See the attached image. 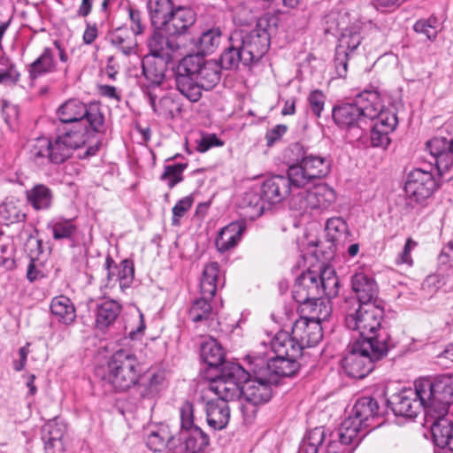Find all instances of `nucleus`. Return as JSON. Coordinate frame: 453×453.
<instances>
[{
	"instance_id": "nucleus-58",
	"label": "nucleus",
	"mask_w": 453,
	"mask_h": 453,
	"mask_svg": "<svg viewBox=\"0 0 453 453\" xmlns=\"http://www.w3.org/2000/svg\"><path fill=\"white\" fill-rule=\"evenodd\" d=\"M314 315L311 317V321H317L319 325H321L322 321H326L329 319L332 313V307L328 300L322 299L319 296V301L315 303Z\"/></svg>"
},
{
	"instance_id": "nucleus-43",
	"label": "nucleus",
	"mask_w": 453,
	"mask_h": 453,
	"mask_svg": "<svg viewBox=\"0 0 453 453\" xmlns=\"http://www.w3.org/2000/svg\"><path fill=\"white\" fill-rule=\"evenodd\" d=\"M327 241L333 243H344L349 240L350 233L346 221L341 217H334L326 223Z\"/></svg>"
},
{
	"instance_id": "nucleus-15",
	"label": "nucleus",
	"mask_w": 453,
	"mask_h": 453,
	"mask_svg": "<svg viewBox=\"0 0 453 453\" xmlns=\"http://www.w3.org/2000/svg\"><path fill=\"white\" fill-rule=\"evenodd\" d=\"M388 403L395 416L405 418L413 419L421 411H424L426 415L429 414L426 400L416 386V381L414 388H405L393 395L391 399L388 400Z\"/></svg>"
},
{
	"instance_id": "nucleus-42",
	"label": "nucleus",
	"mask_w": 453,
	"mask_h": 453,
	"mask_svg": "<svg viewBox=\"0 0 453 453\" xmlns=\"http://www.w3.org/2000/svg\"><path fill=\"white\" fill-rule=\"evenodd\" d=\"M50 311L60 323L70 325L76 319V311L71 300L65 296H56L51 300Z\"/></svg>"
},
{
	"instance_id": "nucleus-7",
	"label": "nucleus",
	"mask_w": 453,
	"mask_h": 453,
	"mask_svg": "<svg viewBox=\"0 0 453 453\" xmlns=\"http://www.w3.org/2000/svg\"><path fill=\"white\" fill-rule=\"evenodd\" d=\"M273 357H253L257 365L277 384L280 377H293L300 368L297 358L302 356L299 346L292 345L285 334H275L271 342Z\"/></svg>"
},
{
	"instance_id": "nucleus-35",
	"label": "nucleus",
	"mask_w": 453,
	"mask_h": 453,
	"mask_svg": "<svg viewBox=\"0 0 453 453\" xmlns=\"http://www.w3.org/2000/svg\"><path fill=\"white\" fill-rule=\"evenodd\" d=\"M362 428H365L364 425L349 416L342 421L336 432L332 433V437H336L349 445H353L356 449L368 433L365 432L363 434Z\"/></svg>"
},
{
	"instance_id": "nucleus-19",
	"label": "nucleus",
	"mask_w": 453,
	"mask_h": 453,
	"mask_svg": "<svg viewBox=\"0 0 453 453\" xmlns=\"http://www.w3.org/2000/svg\"><path fill=\"white\" fill-rule=\"evenodd\" d=\"M350 283L356 296L346 297L342 307L379 303V287L372 275L357 272L351 276Z\"/></svg>"
},
{
	"instance_id": "nucleus-61",
	"label": "nucleus",
	"mask_w": 453,
	"mask_h": 453,
	"mask_svg": "<svg viewBox=\"0 0 453 453\" xmlns=\"http://www.w3.org/2000/svg\"><path fill=\"white\" fill-rule=\"evenodd\" d=\"M50 139L45 137L38 138L30 150V157L34 160L41 158L49 159Z\"/></svg>"
},
{
	"instance_id": "nucleus-18",
	"label": "nucleus",
	"mask_w": 453,
	"mask_h": 453,
	"mask_svg": "<svg viewBox=\"0 0 453 453\" xmlns=\"http://www.w3.org/2000/svg\"><path fill=\"white\" fill-rule=\"evenodd\" d=\"M426 149L434 159L439 176L450 181L453 179V138L433 137L426 142Z\"/></svg>"
},
{
	"instance_id": "nucleus-29",
	"label": "nucleus",
	"mask_w": 453,
	"mask_h": 453,
	"mask_svg": "<svg viewBox=\"0 0 453 453\" xmlns=\"http://www.w3.org/2000/svg\"><path fill=\"white\" fill-rule=\"evenodd\" d=\"M350 416L363 424L365 428L376 427L377 426L372 425L371 421L380 416L378 401L372 396L359 397L352 408Z\"/></svg>"
},
{
	"instance_id": "nucleus-37",
	"label": "nucleus",
	"mask_w": 453,
	"mask_h": 453,
	"mask_svg": "<svg viewBox=\"0 0 453 453\" xmlns=\"http://www.w3.org/2000/svg\"><path fill=\"white\" fill-rule=\"evenodd\" d=\"M222 38V30L219 27H213L203 30L197 38L192 39L194 48L196 50V54H207L213 53L220 44Z\"/></svg>"
},
{
	"instance_id": "nucleus-63",
	"label": "nucleus",
	"mask_w": 453,
	"mask_h": 453,
	"mask_svg": "<svg viewBox=\"0 0 453 453\" xmlns=\"http://www.w3.org/2000/svg\"><path fill=\"white\" fill-rule=\"evenodd\" d=\"M19 79V73L13 64L4 65L0 64V83L15 84Z\"/></svg>"
},
{
	"instance_id": "nucleus-13",
	"label": "nucleus",
	"mask_w": 453,
	"mask_h": 453,
	"mask_svg": "<svg viewBox=\"0 0 453 453\" xmlns=\"http://www.w3.org/2000/svg\"><path fill=\"white\" fill-rule=\"evenodd\" d=\"M336 200L334 190L326 183H319L312 188L300 191L290 200V208L300 213L313 210H326Z\"/></svg>"
},
{
	"instance_id": "nucleus-8",
	"label": "nucleus",
	"mask_w": 453,
	"mask_h": 453,
	"mask_svg": "<svg viewBox=\"0 0 453 453\" xmlns=\"http://www.w3.org/2000/svg\"><path fill=\"white\" fill-rule=\"evenodd\" d=\"M143 376L142 366L136 356L130 350L120 349L110 357L103 379L116 391L124 392L136 386Z\"/></svg>"
},
{
	"instance_id": "nucleus-24",
	"label": "nucleus",
	"mask_w": 453,
	"mask_h": 453,
	"mask_svg": "<svg viewBox=\"0 0 453 453\" xmlns=\"http://www.w3.org/2000/svg\"><path fill=\"white\" fill-rule=\"evenodd\" d=\"M319 273L308 270L296 280L292 288V296L296 303H303L319 297Z\"/></svg>"
},
{
	"instance_id": "nucleus-27",
	"label": "nucleus",
	"mask_w": 453,
	"mask_h": 453,
	"mask_svg": "<svg viewBox=\"0 0 453 453\" xmlns=\"http://www.w3.org/2000/svg\"><path fill=\"white\" fill-rule=\"evenodd\" d=\"M163 27H154L146 41L149 54L145 57L173 59V54L178 45L163 35Z\"/></svg>"
},
{
	"instance_id": "nucleus-54",
	"label": "nucleus",
	"mask_w": 453,
	"mask_h": 453,
	"mask_svg": "<svg viewBox=\"0 0 453 453\" xmlns=\"http://www.w3.org/2000/svg\"><path fill=\"white\" fill-rule=\"evenodd\" d=\"M307 100L311 113L315 117L320 118L326 104V95L319 89H314L310 92Z\"/></svg>"
},
{
	"instance_id": "nucleus-28",
	"label": "nucleus",
	"mask_w": 453,
	"mask_h": 453,
	"mask_svg": "<svg viewBox=\"0 0 453 453\" xmlns=\"http://www.w3.org/2000/svg\"><path fill=\"white\" fill-rule=\"evenodd\" d=\"M245 55L239 45L238 41L231 33L228 38V45L223 50L219 58V65L221 70H236L239 65L242 64L244 66L250 67V63L245 60Z\"/></svg>"
},
{
	"instance_id": "nucleus-59",
	"label": "nucleus",
	"mask_w": 453,
	"mask_h": 453,
	"mask_svg": "<svg viewBox=\"0 0 453 453\" xmlns=\"http://www.w3.org/2000/svg\"><path fill=\"white\" fill-rule=\"evenodd\" d=\"M390 132L382 128L380 125H374L371 130V143L373 147L387 148L390 143L388 134Z\"/></svg>"
},
{
	"instance_id": "nucleus-2",
	"label": "nucleus",
	"mask_w": 453,
	"mask_h": 453,
	"mask_svg": "<svg viewBox=\"0 0 453 453\" xmlns=\"http://www.w3.org/2000/svg\"><path fill=\"white\" fill-rule=\"evenodd\" d=\"M296 188H304L315 180L326 177L332 168V157L305 148L299 142L291 144L284 153Z\"/></svg>"
},
{
	"instance_id": "nucleus-32",
	"label": "nucleus",
	"mask_w": 453,
	"mask_h": 453,
	"mask_svg": "<svg viewBox=\"0 0 453 453\" xmlns=\"http://www.w3.org/2000/svg\"><path fill=\"white\" fill-rule=\"evenodd\" d=\"M245 229L246 224L243 220L231 222L221 228L215 241L218 251L223 253L234 248L240 242Z\"/></svg>"
},
{
	"instance_id": "nucleus-11",
	"label": "nucleus",
	"mask_w": 453,
	"mask_h": 453,
	"mask_svg": "<svg viewBox=\"0 0 453 453\" xmlns=\"http://www.w3.org/2000/svg\"><path fill=\"white\" fill-rule=\"evenodd\" d=\"M248 378V372L239 364L226 363L220 367L219 373L211 379L209 388L219 398L226 402L242 398V385Z\"/></svg>"
},
{
	"instance_id": "nucleus-64",
	"label": "nucleus",
	"mask_w": 453,
	"mask_h": 453,
	"mask_svg": "<svg viewBox=\"0 0 453 453\" xmlns=\"http://www.w3.org/2000/svg\"><path fill=\"white\" fill-rule=\"evenodd\" d=\"M223 144L224 142L215 134H208L202 135L200 140L197 141L196 150L203 153L213 147H220Z\"/></svg>"
},
{
	"instance_id": "nucleus-52",
	"label": "nucleus",
	"mask_w": 453,
	"mask_h": 453,
	"mask_svg": "<svg viewBox=\"0 0 453 453\" xmlns=\"http://www.w3.org/2000/svg\"><path fill=\"white\" fill-rule=\"evenodd\" d=\"M158 114H164L171 119L181 111L180 104L171 96H164L159 100V109L156 105Z\"/></svg>"
},
{
	"instance_id": "nucleus-36",
	"label": "nucleus",
	"mask_w": 453,
	"mask_h": 453,
	"mask_svg": "<svg viewBox=\"0 0 453 453\" xmlns=\"http://www.w3.org/2000/svg\"><path fill=\"white\" fill-rule=\"evenodd\" d=\"M27 203L35 211H48L54 201V194L50 188L44 184H35L25 191Z\"/></svg>"
},
{
	"instance_id": "nucleus-45",
	"label": "nucleus",
	"mask_w": 453,
	"mask_h": 453,
	"mask_svg": "<svg viewBox=\"0 0 453 453\" xmlns=\"http://www.w3.org/2000/svg\"><path fill=\"white\" fill-rule=\"evenodd\" d=\"M326 439L325 427L318 426L310 430L300 443L297 453H318L319 448Z\"/></svg>"
},
{
	"instance_id": "nucleus-53",
	"label": "nucleus",
	"mask_w": 453,
	"mask_h": 453,
	"mask_svg": "<svg viewBox=\"0 0 453 453\" xmlns=\"http://www.w3.org/2000/svg\"><path fill=\"white\" fill-rule=\"evenodd\" d=\"M375 119L377 121L374 125H380L382 128L390 133L395 129L398 124V119L395 111L388 108L385 109L384 105Z\"/></svg>"
},
{
	"instance_id": "nucleus-56",
	"label": "nucleus",
	"mask_w": 453,
	"mask_h": 453,
	"mask_svg": "<svg viewBox=\"0 0 453 453\" xmlns=\"http://www.w3.org/2000/svg\"><path fill=\"white\" fill-rule=\"evenodd\" d=\"M436 19L429 18L428 19H418L413 26L416 33L423 34L427 39L433 41L437 36V29L435 27Z\"/></svg>"
},
{
	"instance_id": "nucleus-57",
	"label": "nucleus",
	"mask_w": 453,
	"mask_h": 453,
	"mask_svg": "<svg viewBox=\"0 0 453 453\" xmlns=\"http://www.w3.org/2000/svg\"><path fill=\"white\" fill-rule=\"evenodd\" d=\"M180 431L193 429L196 426L194 424V405L187 401L180 408Z\"/></svg>"
},
{
	"instance_id": "nucleus-60",
	"label": "nucleus",
	"mask_w": 453,
	"mask_h": 453,
	"mask_svg": "<svg viewBox=\"0 0 453 453\" xmlns=\"http://www.w3.org/2000/svg\"><path fill=\"white\" fill-rule=\"evenodd\" d=\"M328 442L326 446L324 453H353L355 449L353 445L348 444L342 440L336 437H332V433L329 435Z\"/></svg>"
},
{
	"instance_id": "nucleus-30",
	"label": "nucleus",
	"mask_w": 453,
	"mask_h": 453,
	"mask_svg": "<svg viewBox=\"0 0 453 453\" xmlns=\"http://www.w3.org/2000/svg\"><path fill=\"white\" fill-rule=\"evenodd\" d=\"M137 35L131 32L127 25H123L111 30L107 38L112 47L125 56H130L135 52L138 45Z\"/></svg>"
},
{
	"instance_id": "nucleus-34",
	"label": "nucleus",
	"mask_w": 453,
	"mask_h": 453,
	"mask_svg": "<svg viewBox=\"0 0 453 453\" xmlns=\"http://www.w3.org/2000/svg\"><path fill=\"white\" fill-rule=\"evenodd\" d=\"M354 104L359 108L365 120L375 119L383 106L380 95L377 90H364L357 96Z\"/></svg>"
},
{
	"instance_id": "nucleus-25",
	"label": "nucleus",
	"mask_w": 453,
	"mask_h": 453,
	"mask_svg": "<svg viewBox=\"0 0 453 453\" xmlns=\"http://www.w3.org/2000/svg\"><path fill=\"white\" fill-rule=\"evenodd\" d=\"M332 117L341 129L362 128L366 120L354 103L341 104L332 109Z\"/></svg>"
},
{
	"instance_id": "nucleus-39",
	"label": "nucleus",
	"mask_w": 453,
	"mask_h": 453,
	"mask_svg": "<svg viewBox=\"0 0 453 453\" xmlns=\"http://www.w3.org/2000/svg\"><path fill=\"white\" fill-rule=\"evenodd\" d=\"M180 440L183 441L186 453H203L210 444L209 436L199 426L180 431Z\"/></svg>"
},
{
	"instance_id": "nucleus-62",
	"label": "nucleus",
	"mask_w": 453,
	"mask_h": 453,
	"mask_svg": "<svg viewBox=\"0 0 453 453\" xmlns=\"http://www.w3.org/2000/svg\"><path fill=\"white\" fill-rule=\"evenodd\" d=\"M194 199L191 196H185L180 199L173 208V225L179 224V219L183 217L184 214L191 208Z\"/></svg>"
},
{
	"instance_id": "nucleus-16",
	"label": "nucleus",
	"mask_w": 453,
	"mask_h": 453,
	"mask_svg": "<svg viewBox=\"0 0 453 453\" xmlns=\"http://www.w3.org/2000/svg\"><path fill=\"white\" fill-rule=\"evenodd\" d=\"M87 140L79 131L58 127L55 139L50 140L49 161L55 165L64 163L74 150L85 145Z\"/></svg>"
},
{
	"instance_id": "nucleus-48",
	"label": "nucleus",
	"mask_w": 453,
	"mask_h": 453,
	"mask_svg": "<svg viewBox=\"0 0 453 453\" xmlns=\"http://www.w3.org/2000/svg\"><path fill=\"white\" fill-rule=\"evenodd\" d=\"M242 206L251 209L255 217L262 215L265 210L269 209L260 186L254 187L244 193Z\"/></svg>"
},
{
	"instance_id": "nucleus-17",
	"label": "nucleus",
	"mask_w": 453,
	"mask_h": 453,
	"mask_svg": "<svg viewBox=\"0 0 453 453\" xmlns=\"http://www.w3.org/2000/svg\"><path fill=\"white\" fill-rule=\"evenodd\" d=\"M440 183L431 172L416 168L406 177L404 191L408 199L422 203L439 188Z\"/></svg>"
},
{
	"instance_id": "nucleus-26",
	"label": "nucleus",
	"mask_w": 453,
	"mask_h": 453,
	"mask_svg": "<svg viewBox=\"0 0 453 453\" xmlns=\"http://www.w3.org/2000/svg\"><path fill=\"white\" fill-rule=\"evenodd\" d=\"M196 16L190 8L177 7L167 19L163 29L169 36H180L195 24Z\"/></svg>"
},
{
	"instance_id": "nucleus-6",
	"label": "nucleus",
	"mask_w": 453,
	"mask_h": 453,
	"mask_svg": "<svg viewBox=\"0 0 453 453\" xmlns=\"http://www.w3.org/2000/svg\"><path fill=\"white\" fill-rule=\"evenodd\" d=\"M279 18L276 15L266 13L257 19L256 27L251 30H234L232 34L238 41L245 60L251 65L257 64L268 51L271 36L276 32Z\"/></svg>"
},
{
	"instance_id": "nucleus-47",
	"label": "nucleus",
	"mask_w": 453,
	"mask_h": 453,
	"mask_svg": "<svg viewBox=\"0 0 453 453\" xmlns=\"http://www.w3.org/2000/svg\"><path fill=\"white\" fill-rule=\"evenodd\" d=\"M166 427L150 429L145 436L147 447L154 452L163 451L173 440Z\"/></svg>"
},
{
	"instance_id": "nucleus-31",
	"label": "nucleus",
	"mask_w": 453,
	"mask_h": 453,
	"mask_svg": "<svg viewBox=\"0 0 453 453\" xmlns=\"http://www.w3.org/2000/svg\"><path fill=\"white\" fill-rule=\"evenodd\" d=\"M227 403L219 397L207 402V423L212 429L222 430L227 426L230 419V409Z\"/></svg>"
},
{
	"instance_id": "nucleus-22",
	"label": "nucleus",
	"mask_w": 453,
	"mask_h": 453,
	"mask_svg": "<svg viewBox=\"0 0 453 453\" xmlns=\"http://www.w3.org/2000/svg\"><path fill=\"white\" fill-rule=\"evenodd\" d=\"M28 78L31 83L48 74L60 73L66 78L69 72L68 65L60 66L56 59L54 49L45 47L42 53L29 65H27Z\"/></svg>"
},
{
	"instance_id": "nucleus-12",
	"label": "nucleus",
	"mask_w": 453,
	"mask_h": 453,
	"mask_svg": "<svg viewBox=\"0 0 453 453\" xmlns=\"http://www.w3.org/2000/svg\"><path fill=\"white\" fill-rule=\"evenodd\" d=\"M250 365L251 373L248 372V378L242 385V398L254 405L265 403L273 397V386L277 384L253 358Z\"/></svg>"
},
{
	"instance_id": "nucleus-44",
	"label": "nucleus",
	"mask_w": 453,
	"mask_h": 453,
	"mask_svg": "<svg viewBox=\"0 0 453 453\" xmlns=\"http://www.w3.org/2000/svg\"><path fill=\"white\" fill-rule=\"evenodd\" d=\"M319 296H325L327 299L336 297L340 290V280L335 272L331 268H325L319 273Z\"/></svg>"
},
{
	"instance_id": "nucleus-51",
	"label": "nucleus",
	"mask_w": 453,
	"mask_h": 453,
	"mask_svg": "<svg viewBox=\"0 0 453 453\" xmlns=\"http://www.w3.org/2000/svg\"><path fill=\"white\" fill-rule=\"evenodd\" d=\"M187 163H178L166 165L164 166V172L160 175V180L166 181L170 189L173 188L178 183L183 181V172L187 169Z\"/></svg>"
},
{
	"instance_id": "nucleus-33",
	"label": "nucleus",
	"mask_w": 453,
	"mask_h": 453,
	"mask_svg": "<svg viewBox=\"0 0 453 453\" xmlns=\"http://www.w3.org/2000/svg\"><path fill=\"white\" fill-rule=\"evenodd\" d=\"M121 305L115 300L104 299L96 303V327L104 331L114 324L121 311Z\"/></svg>"
},
{
	"instance_id": "nucleus-49",
	"label": "nucleus",
	"mask_w": 453,
	"mask_h": 453,
	"mask_svg": "<svg viewBox=\"0 0 453 453\" xmlns=\"http://www.w3.org/2000/svg\"><path fill=\"white\" fill-rule=\"evenodd\" d=\"M361 42L360 28L358 27H349L342 33L336 48L352 56Z\"/></svg>"
},
{
	"instance_id": "nucleus-50",
	"label": "nucleus",
	"mask_w": 453,
	"mask_h": 453,
	"mask_svg": "<svg viewBox=\"0 0 453 453\" xmlns=\"http://www.w3.org/2000/svg\"><path fill=\"white\" fill-rule=\"evenodd\" d=\"M48 228L51 230L52 237L55 240L66 239L73 241L77 231V227L73 223V220L64 218L51 220L48 224Z\"/></svg>"
},
{
	"instance_id": "nucleus-3",
	"label": "nucleus",
	"mask_w": 453,
	"mask_h": 453,
	"mask_svg": "<svg viewBox=\"0 0 453 453\" xmlns=\"http://www.w3.org/2000/svg\"><path fill=\"white\" fill-rule=\"evenodd\" d=\"M62 129H74L88 138L104 132V116L96 103L86 104L78 99H69L57 110Z\"/></svg>"
},
{
	"instance_id": "nucleus-21",
	"label": "nucleus",
	"mask_w": 453,
	"mask_h": 453,
	"mask_svg": "<svg viewBox=\"0 0 453 453\" xmlns=\"http://www.w3.org/2000/svg\"><path fill=\"white\" fill-rule=\"evenodd\" d=\"M264 199L267 202L268 208L273 204H277L287 198L291 187L296 188L290 169L288 167L287 175H273L265 179L260 185Z\"/></svg>"
},
{
	"instance_id": "nucleus-23",
	"label": "nucleus",
	"mask_w": 453,
	"mask_h": 453,
	"mask_svg": "<svg viewBox=\"0 0 453 453\" xmlns=\"http://www.w3.org/2000/svg\"><path fill=\"white\" fill-rule=\"evenodd\" d=\"M104 270L106 272L104 280L105 287H111L119 282L122 291L130 288L134 279V266L131 259H123L119 265L111 255H107L104 264Z\"/></svg>"
},
{
	"instance_id": "nucleus-9",
	"label": "nucleus",
	"mask_w": 453,
	"mask_h": 453,
	"mask_svg": "<svg viewBox=\"0 0 453 453\" xmlns=\"http://www.w3.org/2000/svg\"><path fill=\"white\" fill-rule=\"evenodd\" d=\"M426 400L428 413L447 415L453 402V374L444 373L434 377L419 378L416 380Z\"/></svg>"
},
{
	"instance_id": "nucleus-1",
	"label": "nucleus",
	"mask_w": 453,
	"mask_h": 453,
	"mask_svg": "<svg viewBox=\"0 0 453 453\" xmlns=\"http://www.w3.org/2000/svg\"><path fill=\"white\" fill-rule=\"evenodd\" d=\"M176 89L190 102L202 97V90L213 88L220 81L221 68L217 61L202 54H189L172 67Z\"/></svg>"
},
{
	"instance_id": "nucleus-4",
	"label": "nucleus",
	"mask_w": 453,
	"mask_h": 453,
	"mask_svg": "<svg viewBox=\"0 0 453 453\" xmlns=\"http://www.w3.org/2000/svg\"><path fill=\"white\" fill-rule=\"evenodd\" d=\"M387 335L382 333L375 342L372 340H357L349 345L342 360L345 373L354 379H364L375 367V364L383 359L391 349L385 347Z\"/></svg>"
},
{
	"instance_id": "nucleus-20",
	"label": "nucleus",
	"mask_w": 453,
	"mask_h": 453,
	"mask_svg": "<svg viewBox=\"0 0 453 453\" xmlns=\"http://www.w3.org/2000/svg\"><path fill=\"white\" fill-rule=\"evenodd\" d=\"M276 334H285L292 345L299 346L302 353L303 349L316 346L322 340L323 330L321 325H319L317 321L299 318L295 321L290 334L285 331H280Z\"/></svg>"
},
{
	"instance_id": "nucleus-46",
	"label": "nucleus",
	"mask_w": 453,
	"mask_h": 453,
	"mask_svg": "<svg viewBox=\"0 0 453 453\" xmlns=\"http://www.w3.org/2000/svg\"><path fill=\"white\" fill-rule=\"evenodd\" d=\"M42 440H68L66 423L58 417L48 420L42 428Z\"/></svg>"
},
{
	"instance_id": "nucleus-55",
	"label": "nucleus",
	"mask_w": 453,
	"mask_h": 453,
	"mask_svg": "<svg viewBox=\"0 0 453 453\" xmlns=\"http://www.w3.org/2000/svg\"><path fill=\"white\" fill-rule=\"evenodd\" d=\"M127 11L130 21L129 30L137 36L142 35L145 32L146 24L142 19V12L133 6H128Z\"/></svg>"
},
{
	"instance_id": "nucleus-41",
	"label": "nucleus",
	"mask_w": 453,
	"mask_h": 453,
	"mask_svg": "<svg viewBox=\"0 0 453 453\" xmlns=\"http://www.w3.org/2000/svg\"><path fill=\"white\" fill-rule=\"evenodd\" d=\"M27 212L25 206L18 200L10 199L0 204V222L5 226L25 222Z\"/></svg>"
},
{
	"instance_id": "nucleus-38",
	"label": "nucleus",
	"mask_w": 453,
	"mask_h": 453,
	"mask_svg": "<svg viewBox=\"0 0 453 453\" xmlns=\"http://www.w3.org/2000/svg\"><path fill=\"white\" fill-rule=\"evenodd\" d=\"M225 351L220 343L213 338L205 340L201 343L200 357L202 361L210 368L223 367L225 363Z\"/></svg>"
},
{
	"instance_id": "nucleus-5",
	"label": "nucleus",
	"mask_w": 453,
	"mask_h": 453,
	"mask_svg": "<svg viewBox=\"0 0 453 453\" xmlns=\"http://www.w3.org/2000/svg\"><path fill=\"white\" fill-rule=\"evenodd\" d=\"M345 311V326L348 329L357 331L359 340H372L375 342L379 334L387 335L384 344L388 349L395 348L390 334L382 325L384 309L380 303L358 304L356 306L342 307Z\"/></svg>"
},
{
	"instance_id": "nucleus-40",
	"label": "nucleus",
	"mask_w": 453,
	"mask_h": 453,
	"mask_svg": "<svg viewBox=\"0 0 453 453\" xmlns=\"http://www.w3.org/2000/svg\"><path fill=\"white\" fill-rule=\"evenodd\" d=\"M147 8L153 27H163L175 9L172 0H149Z\"/></svg>"
},
{
	"instance_id": "nucleus-14",
	"label": "nucleus",
	"mask_w": 453,
	"mask_h": 453,
	"mask_svg": "<svg viewBox=\"0 0 453 453\" xmlns=\"http://www.w3.org/2000/svg\"><path fill=\"white\" fill-rule=\"evenodd\" d=\"M175 65L173 59L144 57L142 61V70L147 83L142 88V92L149 98L150 104L154 111H157L156 102L158 89L165 79V73L169 65L171 68Z\"/></svg>"
},
{
	"instance_id": "nucleus-10",
	"label": "nucleus",
	"mask_w": 453,
	"mask_h": 453,
	"mask_svg": "<svg viewBox=\"0 0 453 453\" xmlns=\"http://www.w3.org/2000/svg\"><path fill=\"white\" fill-rule=\"evenodd\" d=\"M223 286L224 281L220 282L219 264L211 262L205 265L200 280L202 296L194 300L188 311V316L193 322L198 323L212 319L213 311L211 301L215 296L217 288Z\"/></svg>"
}]
</instances>
